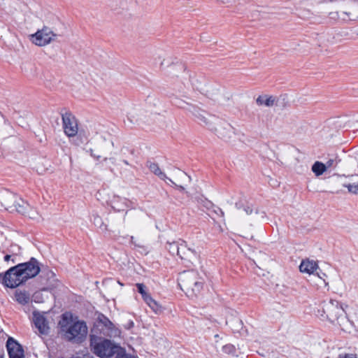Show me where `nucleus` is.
<instances>
[{
	"label": "nucleus",
	"mask_w": 358,
	"mask_h": 358,
	"mask_svg": "<svg viewBox=\"0 0 358 358\" xmlns=\"http://www.w3.org/2000/svg\"><path fill=\"white\" fill-rule=\"evenodd\" d=\"M317 313L321 320H327L331 323L338 325L343 331H348L351 326L343 308L338 301L331 299L323 301Z\"/></svg>",
	"instance_id": "obj_1"
},
{
	"label": "nucleus",
	"mask_w": 358,
	"mask_h": 358,
	"mask_svg": "<svg viewBox=\"0 0 358 358\" xmlns=\"http://www.w3.org/2000/svg\"><path fill=\"white\" fill-rule=\"evenodd\" d=\"M180 289L189 296L193 297L200 293L203 289V282L195 271L181 273L178 279Z\"/></svg>",
	"instance_id": "obj_2"
},
{
	"label": "nucleus",
	"mask_w": 358,
	"mask_h": 358,
	"mask_svg": "<svg viewBox=\"0 0 358 358\" xmlns=\"http://www.w3.org/2000/svg\"><path fill=\"white\" fill-rule=\"evenodd\" d=\"M61 331L64 338L73 343H81L87 334V327L83 321H77L69 325L66 317L63 315L62 321L59 322Z\"/></svg>",
	"instance_id": "obj_3"
},
{
	"label": "nucleus",
	"mask_w": 358,
	"mask_h": 358,
	"mask_svg": "<svg viewBox=\"0 0 358 358\" xmlns=\"http://www.w3.org/2000/svg\"><path fill=\"white\" fill-rule=\"evenodd\" d=\"M90 348L92 352L100 358H110L118 352L120 345L109 339L90 336Z\"/></svg>",
	"instance_id": "obj_4"
},
{
	"label": "nucleus",
	"mask_w": 358,
	"mask_h": 358,
	"mask_svg": "<svg viewBox=\"0 0 358 358\" xmlns=\"http://www.w3.org/2000/svg\"><path fill=\"white\" fill-rule=\"evenodd\" d=\"M147 166L152 173L157 176L161 180H168L171 184L178 187L180 190L185 189V187L182 185V184H186L191 181L190 176H189L184 171H182L179 169L176 170L174 178L176 182H175L171 178H168L166 174L162 171L157 164L149 161L147 162Z\"/></svg>",
	"instance_id": "obj_5"
},
{
	"label": "nucleus",
	"mask_w": 358,
	"mask_h": 358,
	"mask_svg": "<svg viewBox=\"0 0 358 358\" xmlns=\"http://www.w3.org/2000/svg\"><path fill=\"white\" fill-rule=\"evenodd\" d=\"M0 202L6 210L10 211L24 213L27 207L25 201L8 189H4L0 192Z\"/></svg>",
	"instance_id": "obj_6"
},
{
	"label": "nucleus",
	"mask_w": 358,
	"mask_h": 358,
	"mask_svg": "<svg viewBox=\"0 0 358 358\" xmlns=\"http://www.w3.org/2000/svg\"><path fill=\"white\" fill-rule=\"evenodd\" d=\"M17 265L10 268L4 274L0 273V282L7 287L15 288L26 281Z\"/></svg>",
	"instance_id": "obj_7"
},
{
	"label": "nucleus",
	"mask_w": 358,
	"mask_h": 358,
	"mask_svg": "<svg viewBox=\"0 0 358 358\" xmlns=\"http://www.w3.org/2000/svg\"><path fill=\"white\" fill-rule=\"evenodd\" d=\"M57 36L50 27H43L41 29L31 35V41L36 45L45 46L55 41Z\"/></svg>",
	"instance_id": "obj_8"
},
{
	"label": "nucleus",
	"mask_w": 358,
	"mask_h": 358,
	"mask_svg": "<svg viewBox=\"0 0 358 358\" xmlns=\"http://www.w3.org/2000/svg\"><path fill=\"white\" fill-rule=\"evenodd\" d=\"M187 110L194 117L195 120L198 122L199 124L207 127L209 129H213V127H211V122L217 120L216 117L210 115L206 111L201 110L194 105H188Z\"/></svg>",
	"instance_id": "obj_9"
},
{
	"label": "nucleus",
	"mask_w": 358,
	"mask_h": 358,
	"mask_svg": "<svg viewBox=\"0 0 358 358\" xmlns=\"http://www.w3.org/2000/svg\"><path fill=\"white\" fill-rule=\"evenodd\" d=\"M178 256L182 261V263L187 266H189L196 262L199 257V253L194 248L189 246L184 241L180 246Z\"/></svg>",
	"instance_id": "obj_10"
},
{
	"label": "nucleus",
	"mask_w": 358,
	"mask_h": 358,
	"mask_svg": "<svg viewBox=\"0 0 358 358\" xmlns=\"http://www.w3.org/2000/svg\"><path fill=\"white\" fill-rule=\"evenodd\" d=\"M17 266L26 280L36 276L40 272L38 262L34 257L27 262L18 264Z\"/></svg>",
	"instance_id": "obj_11"
},
{
	"label": "nucleus",
	"mask_w": 358,
	"mask_h": 358,
	"mask_svg": "<svg viewBox=\"0 0 358 358\" xmlns=\"http://www.w3.org/2000/svg\"><path fill=\"white\" fill-rule=\"evenodd\" d=\"M211 127H213L212 131H215L217 135L224 140L229 139L234 134V128L231 125L226 122L217 120L211 122Z\"/></svg>",
	"instance_id": "obj_12"
},
{
	"label": "nucleus",
	"mask_w": 358,
	"mask_h": 358,
	"mask_svg": "<svg viewBox=\"0 0 358 358\" xmlns=\"http://www.w3.org/2000/svg\"><path fill=\"white\" fill-rule=\"evenodd\" d=\"M62 123L64 133L69 137L78 134V123L75 116L71 113L62 114Z\"/></svg>",
	"instance_id": "obj_13"
},
{
	"label": "nucleus",
	"mask_w": 358,
	"mask_h": 358,
	"mask_svg": "<svg viewBox=\"0 0 358 358\" xmlns=\"http://www.w3.org/2000/svg\"><path fill=\"white\" fill-rule=\"evenodd\" d=\"M33 315L34 323L39 333L44 335L48 334L49 331V327L45 317L42 314L36 312L33 313Z\"/></svg>",
	"instance_id": "obj_14"
},
{
	"label": "nucleus",
	"mask_w": 358,
	"mask_h": 358,
	"mask_svg": "<svg viewBox=\"0 0 358 358\" xmlns=\"http://www.w3.org/2000/svg\"><path fill=\"white\" fill-rule=\"evenodd\" d=\"M97 326L101 327L102 328H105L106 331H104L103 329H102L103 334L104 335L109 336L110 334L113 333V329L114 327L113 324L109 320L108 318H107L102 314H101L98 317Z\"/></svg>",
	"instance_id": "obj_15"
},
{
	"label": "nucleus",
	"mask_w": 358,
	"mask_h": 358,
	"mask_svg": "<svg viewBox=\"0 0 358 358\" xmlns=\"http://www.w3.org/2000/svg\"><path fill=\"white\" fill-rule=\"evenodd\" d=\"M317 268V264L315 262L310 260L302 261L299 266V270L301 272L306 273L308 274L313 273Z\"/></svg>",
	"instance_id": "obj_16"
},
{
	"label": "nucleus",
	"mask_w": 358,
	"mask_h": 358,
	"mask_svg": "<svg viewBox=\"0 0 358 358\" xmlns=\"http://www.w3.org/2000/svg\"><path fill=\"white\" fill-rule=\"evenodd\" d=\"M143 111L139 108H132L127 113L128 120L131 123H138L143 121Z\"/></svg>",
	"instance_id": "obj_17"
},
{
	"label": "nucleus",
	"mask_w": 358,
	"mask_h": 358,
	"mask_svg": "<svg viewBox=\"0 0 358 358\" xmlns=\"http://www.w3.org/2000/svg\"><path fill=\"white\" fill-rule=\"evenodd\" d=\"M15 300L21 305L27 304L30 301V295L26 291L16 290L15 293Z\"/></svg>",
	"instance_id": "obj_18"
},
{
	"label": "nucleus",
	"mask_w": 358,
	"mask_h": 358,
	"mask_svg": "<svg viewBox=\"0 0 358 358\" xmlns=\"http://www.w3.org/2000/svg\"><path fill=\"white\" fill-rule=\"evenodd\" d=\"M256 102L259 106L271 107L274 104L275 99L272 96L262 95L257 97Z\"/></svg>",
	"instance_id": "obj_19"
},
{
	"label": "nucleus",
	"mask_w": 358,
	"mask_h": 358,
	"mask_svg": "<svg viewBox=\"0 0 358 358\" xmlns=\"http://www.w3.org/2000/svg\"><path fill=\"white\" fill-rule=\"evenodd\" d=\"M182 242L183 241L182 240L178 241L168 242L166 243V249L171 255H177L178 256L180 250V246L182 245Z\"/></svg>",
	"instance_id": "obj_20"
},
{
	"label": "nucleus",
	"mask_w": 358,
	"mask_h": 358,
	"mask_svg": "<svg viewBox=\"0 0 358 358\" xmlns=\"http://www.w3.org/2000/svg\"><path fill=\"white\" fill-rule=\"evenodd\" d=\"M236 208L239 210L243 209L248 215H252L253 212H255V215L258 214V209L253 208L252 206H250L248 203L243 204L241 202H237L236 203Z\"/></svg>",
	"instance_id": "obj_21"
},
{
	"label": "nucleus",
	"mask_w": 358,
	"mask_h": 358,
	"mask_svg": "<svg viewBox=\"0 0 358 358\" xmlns=\"http://www.w3.org/2000/svg\"><path fill=\"white\" fill-rule=\"evenodd\" d=\"M327 170V166L322 162H315L312 166V171L317 176H321Z\"/></svg>",
	"instance_id": "obj_22"
},
{
	"label": "nucleus",
	"mask_w": 358,
	"mask_h": 358,
	"mask_svg": "<svg viewBox=\"0 0 358 358\" xmlns=\"http://www.w3.org/2000/svg\"><path fill=\"white\" fill-rule=\"evenodd\" d=\"M27 207L25 208V212L20 213L29 217L30 219L38 220L39 218V215L37 211L31 207L27 203Z\"/></svg>",
	"instance_id": "obj_23"
},
{
	"label": "nucleus",
	"mask_w": 358,
	"mask_h": 358,
	"mask_svg": "<svg viewBox=\"0 0 358 358\" xmlns=\"http://www.w3.org/2000/svg\"><path fill=\"white\" fill-rule=\"evenodd\" d=\"M20 345L16 342L13 338L10 337L6 342V348L8 352V355H11L13 350L19 348Z\"/></svg>",
	"instance_id": "obj_24"
},
{
	"label": "nucleus",
	"mask_w": 358,
	"mask_h": 358,
	"mask_svg": "<svg viewBox=\"0 0 358 358\" xmlns=\"http://www.w3.org/2000/svg\"><path fill=\"white\" fill-rule=\"evenodd\" d=\"M144 301L155 313H157L159 310L160 307L159 304L150 296H147V298H145Z\"/></svg>",
	"instance_id": "obj_25"
},
{
	"label": "nucleus",
	"mask_w": 358,
	"mask_h": 358,
	"mask_svg": "<svg viewBox=\"0 0 358 358\" xmlns=\"http://www.w3.org/2000/svg\"><path fill=\"white\" fill-rule=\"evenodd\" d=\"M173 103L178 107V108H182V109H185L187 110V108H188V105H191L190 103H188L185 101H184L183 100H181L178 98H175L173 100Z\"/></svg>",
	"instance_id": "obj_26"
},
{
	"label": "nucleus",
	"mask_w": 358,
	"mask_h": 358,
	"mask_svg": "<svg viewBox=\"0 0 358 358\" xmlns=\"http://www.w3.org/2000/svg\"><path fill=\"white\" fill-rule=\"evenodd\" d=\"M343 186L348 188L349 192L358 194V182L352 184H344Z\"/></svg>",
	"instance_id": "obj_27"
},
{
	"label": "nucleus",
	"mask_w": 358,
	"mask_h": 358,
	"mask_svg": "<svg viewBox=\"0 0 358 358\" xmlns=\"http://www.w3.org/2000/svg\"><path fill=\"white\" fill-rule=\"evenodd\" d=\"M116 358H134L133 356L126 353L125 350L120 346L118 352L115 354Z\"/></svg>",
	"instance_id": "obj_28"
},
{
	"label": "nucleus",
	"mask_w": 358,
	"mask_h": 358,
	"mask_svg": "<svg viewBox=\"0 0 358 358\" xmlns=\"http://www.w3.org/2000/svg\"><path fill=\"white\" fill-rule=\"evenodd\" d=\"M136 287L138 289V292L142 295L143 300L149 296L150 295L145 292V286L142 283H137Z\"/></svg>",
	"instance_id": "obj_29"
},
{
	"label": "nucleus",
	"mask_w": 358,
	"mask_h": 358,
	"mask_svg": "<svg viewBox=\"0 0 358 358\" xmlns=\"http://www.w3.org/2000/svg\"><path fill=\"white\" fill-rule=\"evenodd\" d=\"M338 358H358L356 353L341 352L338 355Z\"/></svg>",
	"instance_id": "obj_30"
},
{
	"label": "nucleus",
	"mask_w": 358,
	"mask_h": 358,
	"mask_svg": "<svg viewBox=\"0 0 358 358\" xmlns=\"http://www.w3.org/2000/svg\"><path fill=\"white\" fill-rule=\"evenodd\" d=\"M11 355H20V356L24 355V350L22 348V346L20 345L19 348H15V350H13V352H12Z\"/></svg>",
	"instance_id": "obj_31"
},
{
	"label": "nucleus",
	"mask_w": 358,
	"mask_h": 358,
	"mask_svg": "<svg viewBox=\"0 0 358 358\" xmlns=\"http://www.w3.org/2000/svg\"><path fill=\"white\" fill-rule=\"evenodd\" d=\"M94 223L95 225L101 227L103 225L102 220L99 216H95L94 218Z\"/></svg>",
	"instance_id": "obj_32"
},
{
	"label": "nucleus",
	"mask_w": 358,
	"mask_h": 358,
	"mask_svg": "<svg viewBox=\"0 0 358 358\" xmlns=\"http://www.w3.org/2000/svg\"><path fill=\"white\" fill-rule=\"evenodd\" d=\"M90 155H91V156H92V157H94V158H96V159H99L100 158V156H99V155L96 156V155L94 153V152H93V150H92V149H90Z\"/></svg>",
	"instance_id": "obj_33"
},
{
	"label": "nucleus",
	"mask_w": 358,
	"mask_h": 358,
	"mask_svg": "<svg viewBox=\"0 0 358 358\" xmlns=\"http://www.w3.org/2000/svg\"><path fill=\"white\" fill-rule=\"evenodd\" d=\"M9 358H24V355L20 356V355H9Z\"/></svg>",
	"instance_id": "obj_34"
},
{
	"label": "nucleus",
	"mask_w": 358,
	"mask_h": 358,
	"mask_svg": "<svg viewBox=\"0 0 358 358\" xmlns=\"http://www.w3.org/2000/svg\"><path fill=\"white\" fill-rule=\"evenodd\" d=\"M11 257V255H6L5 257H4V261L5 262H8L10 260Z\"/></svg>",
	"instance_id": "obj_35"
},
{
	"label": "nucleus",
	"mask_w": 358,
	"mask_h": 358,
	"mask_svg": "<svg viewBox=\"0 0 358 358\" xmlns=\"http://www.w3.org/2000/svg\"><path fill=\"white\" fill-rule=\"evenodd\" d=\"M220 213L222 216L224 215V212L222 211V210L221 208H218L217 211H215V213Z\"/></svg>",
	"instance_id": "obj_36"
},
{
	"label": "nucleus",
	"mask_w": 358,
	"mask_h": 358,
	"mask_svg": "<svg viewBox=\"0 0 358 358\" xmlns=\"http://www.w3.org/2000/svg\"><path fill=\"white\" fill-rule=\"evenodd\" d=\"M220 213L222 216L224 215V212L222 211V210L221 208H218L217 211H215V213Z\"/></svg>",
	"instance_id": "obj_37"
},
{
	"label": "nucleus",
	"mask_w": 358,
	"mask_h": 358,
	"mask_svg": "<svg viewBox=\"0 0 358 358\" xmlns=\"http://www.w3.org/2000/svg\"><path fill=\"white\" fill-rule=\"evenodd\" d=\"M332 162H333V160H331H331H329V161L327 162V164H328V166H330L332 164Z\"/></svg>",
	"instance_id": "obj_38"
},
{
	"label": "nucleus",
	"mask_w": 358,
	"mask_h": 358,
	"mask_svg": "<svg viewBox=\"0 0 358 358\" xmlns=\"http://www.w3.org/2000/svg\"><path fill=\"white\" fill-rule=\"evenodd\" d=\"M122 162L126 165H129V162L127 160H122Z\"/></svg>",
	"instance_id": "obj_39"
},
{
	"label": "nucleus",
	"mask_w": 358,
	"mask_h": 358,
	"mask_svg": "<svg viewBox=\"0 0 358 358\" xmlns=\"http://www.w3.org/2000/svg\"><path fill=\"white\" fill-rule=\"evenodd\" d=\"M0 358H3V355H0Z\"/></svg>",
	"instance_id": "obj_40"
},
{
	"label": "nucleus",
	"mask_w": 358,
	"mask_h": 358,
	"mask_svg": "<svg viewBox=\"0 0 358 358\" xmlns=\"http://www.w3.org/2000/svg\"><path fill=\"white\" fill-rule=\"evenodd\" d=\"M327 358H329V357H327Z\"/></svg>",
	"instance_id": "obj_41"
}]
</instances>
